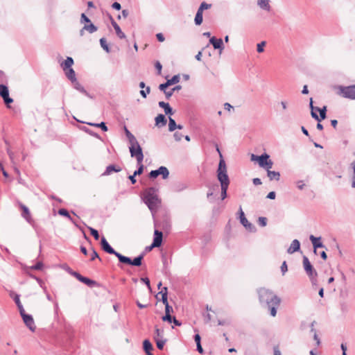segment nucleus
Instances as JSON below:
<instances>
[{
  "label": "nucleus",
  "mask_w": 355,
  "mask_h": 355,
  "mask_svg": "<svg viewBox=\"0 0 355 355\" xmlns=\"http://www.w3.org/2000/svg\"><path fill=\"white\" fill-rule=\"evenodd\" d=\"M69 274H70L71 275H72V276L75 277H76L78 281H80V280H81V278H83V276L82 275H80L79 272H76V271H71V272L70 271V272H69Z\"/></svg>",
  "instance_id": "58"
},
{
  "label": "nucleus",
  "mask_w": 355,
  "mask_h": 355,
  "mask_svg": "<svg viewBox=\"0 0 355 355\" xmlns=\"http://www.w3.org/2000/svg\"><path fill=\"white\" fill-rule=\"evenodd\" d=\"M170 85L168 84V83L165 82L159 85V89L160 91L163 92L164 93H165V92H166L167 87H168Z\"/></svg>",
  "instance_id": "57"
},
{
  "label": "nucleus",
  "mask_w": 355,
  "mask_h": 355,
  "mask_svg": "<svg viewBox=\"0 0 355 355\" xmlns=\"http://www.w3.org/2000/svg\"><path fill=\"white\" fill-rule=\"evenodd\" d=\"M154 339L156 342L157 347L160 350L163 349L164 346L167 341L166 339H159L157 338V337H154Z\"/></svg>",
  "instance_id": "33"
},
{
  "label": "nucleus",
  "mask_w": 355,
  "mask_h": 355,
  "mask_svg": "<svg viewBox=\"0 0 355 355\" xmlns=\"http://www.w3.org/2000/svg\"><path fill=\"white\" fill-rule=\"evenodd\" d=\"M96 259H98L100 261L101 260V259L98 256V252L95 250V249L92 248L90 261H94Z\"/></svg>",
  "instance_id": "55"
},
{
  "label": "nucleus",
  "mask_w": 355,
  "mask_h": 355,
  "mask_svg": "<svg viewBox=\"0 0 355 355\" xmlns=\"http://www.w3.org/2000/svg\"><path fill=\"white\" fill-rule=\"evenodd\" d=\"M267 218L263 216H260L258 218V223L261 227H265L267 225Z\"/></svg>",
  "instance_id": "48"
},
{
  "label": "nucleus",
  "mask_w": 355,
  "mask_h": 355,
  "mask_svg": "<svg viewBox=\"0 0 355 355\" xmlns=\"http://www.w3.org/2000/svg\"><path fill=\"white\" fill-rule=\"evenodd\" d=\"M73 84V87L75 89L78 90L80 93L85 94L87 96L90 97L89 93L85 89V88L80 84V83L76 80L75 82L71 83Z\"/></svg>",
  "instance_id": "21"
},
{
  "label": "nucleus",
  "mask_w": 355,
  "mask_h": 355,
  "mask_svg": "<svg viewBox=\"0 0 355 355\" xmlns=\"http://www.w3.org/2000/svg\"><path fill=\"white\" fill-rule=\"evenodd\" d=\"M121 171V168L119 166L114 165V164H110L107 166L105 170V171L103 173L102 175L107 176L110 175L112 172L118 173Z\"/></svg>",
  "instance_id": "17"
},
{
  "label": "nucleus",
  "mask_w": 355,
  "mask_h": 355,
  "mask_svg": "<svg viewBox=\"0 0 355 355\" xmlns=\"http://www.w3.org/2000/svg\"><path fill=\"white\" fill-rule=\"evenodd\" d=\"M350 166L353 170L352 187L355 189V160L351 163Z\"/></svg>",
  "instance_id": "44"
},
{
  "label": "nucleus",
  "mask_w": 355,
  "mask_h": 355,
  "mask_svg": "<svg viewBox=\"0 0 355 355\" xmlns=\"http://www.w3.org/2000/svg\"><path fill=\"white\" fill-rule=\"evenodd\" d=\"M159 106L164 109V112L166 115H173V110L172 107L170 106L168 103H165L164 101H159L158 103Z\"/></svg>",
  "instance_id": "19"
},
{
  "label": "nucleus",
  "mask_w": 355,
  "mask_h": 355,
  "mask_svg": "<svg viewBox=\"0 0 355 355\" xmlns=\"http://www.w3.org/2000/svg\"><path fill=\"white\" fill-rule=\"evenodd\" d=\"M288 270V266H287V263H286V261H283L282 266H281V271L282 272V275H284Z\"/></svg>",
  "instance_id": "60"
},
{
  "label": "nucleus",
  "mask_w": 355,
  "mask_h": 355,
  "mask_svg": "<svg viewBox=\"0 0 355 355\" xmlns=\"http://www.w3.org/2000/svg\"><path fill=\"white\" fill-rule=\"evenodd\" d=\"M257 5L264 10L270 11V10L269 0H258Z\"/></svg>",
  "instance_id": "26"
},
{
  "label": "nucleus",
  "mask_w": 355,
  "mask_h": 355,
  "mask_svg": "<svg viewBox=\"0 0 355 355\" xmlns=\"http://www.w3.org/2000/svg\"><path fill=\"white\" fill-rule=\"evenodd\" d=\"M164 336V329H160L159 328H155V335L154 337H157V338H163Z\"/></svg>",
  "instance_id": "51"
},
{
  "label": "nucleus",
  "mask_w": 355,
  "mask_h": 355,
  "mask_svg": "<svg viewBox=\"0 0 355 355\" xmlns=\"http://www.w3.org/2000/svg\"><path fill=\"white\" fill-rule=\"evenodd\" d=\"M303 266L306 275L313 283V282L316 280L318 273L309 261L308 257L306 256L303 257Z\"/></svg>",
  "instance_id": "6"
},
{
  "label": "nucleus",
  "mask_w": 355,
  "mask_h": 355,
  "mask_svg": "<svg viewBox=\"0 0 355 355\" xmlns=\"http://www.w3.org/2000/svg\"><path fill=\"white\" fill-rule=\"evenodd\" d=\"M83 130L85 132H87L89 135H92V136H93V137H94L96 138H98V139L101 138L98 133L94 132V131L91 130L90 129H89L87 127H83Z\"/></svg>",
  "instance_id": "46"
},
{
  "label": "nucleus",
  "mask_w": 355,
  "mask_h": 355,
  "mask_svg": "<svg viewBox=\"0 0 355 355\" xmlns=\"http://www.w3.org/2000/svg\"><path fill=\"white\" fill-rule=\"evenodd\" d=\"M209 43L212 44L214 49L219 50V53L221 54L223 50L225 48L223 41L221 38L218 39L216 37H211L209 39Z\"/></svg>",
  "instance_id": "13"
},
{
  "label": "nucleus",
  "mask_w": 355,
  "mask_h": 355,
  "mask_svg": "<svg viewBox=\"0 0 355 355\" xmlns=\"http://www.w3.org/2000/svg\"><path fill=\"white\" fill-rule=\"evenodd\" d=\"M10 297L13 298L16 305L21 304L20 299H19V295L14 293L13 292H11L10 294Z\"/></svg>",
  "instance_id": "45"
},
{
  "label": "nucleus",
  "mask_w": 355,
  "mask_h": 355,
  "mask_svg": "<svg viewBox=\"0 0 355 355\" xmlns=\"http://www.w3.org/2000/svg\"><path fill=\"white\" fill-rule=\"evenodd\" d=\"M64 73H65V76H67V78L72 83V82H75L76 80H77L76 78V73H75V71L71 68V69H67L66 70H64Z\"/></svg>",
  "instance_id": "22"
},
{
  "label": "nucleus",
  "mask_w": 355,
  "mask_h": 355,
  "mask_svg": "<svg viewBox=\"0 0 355 355\" xmlns=\"http://www.w3.org/2000/svg\"><path fill=\"white\" fill-rule=\"evenodd\" d=\"M159 175H162V179L166 180L169 176V171L166 166H161L157 169L151 171L148 174V177L151 179H155Z\"/></svg>",
  "instance_id": "7"
},
{
  "label": "nucleus",
  "mask_w": 355,
  "mask_h": 355,
  "mask_svg": "<svg viewBox=\"0 0 355 355\" xmlns=\"http://www.w3.org/2000/svg\"><path fill=\"white\" fill-rule=\"evenodd\" d=\"M8 94H9L8 87L3 84H1L0 85V96L4 97L5 96H6Z\"/></svg>",
  "instance_id": "37"
},
{
  "label": "nucleus",
  "mask_w": 355,
  "mask_h": 355,
  "mask_svg": "<svg viewBox=\"0 0 355 355\" xmlns=\"http://www.w3.org/2000/svg\"><path fill=\"white\" fill-rule=\"evenodd\" d=\"M144 255L145 252H142L139 256L135 257L133 259H131L130 257L122 254V256L119 257V262L126 265L140 266L142 264V260L144 257Z\"/></svg>",
  "instance_id": "5"
},
{
  "label": "nucleus",
  "mask_w": 355,
  "mask_h": 355,
  "mask_svg": "<svg viewBox=\"0 0 355 355\" xmlns=\"http://www.w3.org/2000/svg\"><path fill=\"white\" fill-rule=\"evenodd\" d=\"M5 104L9 107V104L13 102V99L10 97L9 94L2 97Z\"/></svg>",
  "instance_id": "54"
},
{
  "label": "nucleus",
  "mask_w": 355,
  "mask_h": 355,
  "mask_svg": "<svg viewBox=\"0 0 355 355\" xmlns=\"http://www.w3.org/2000/svg\"><path fill=\"white\" fill-rule=\"evenodd\" d=\"M100 44L101 46L103 48L104 51H105L107 53L110 52V48L107 42V40L105 37H102L100 39Z\"/></svg>",
  "instance_id": "31"
},
{
  "label": "nucleus",
  "mask_w": 355,
  "mask_h": 355,
  "mask_svg": "<svg viewBox=\"0 0 355 355\" xmlns=\"http://www.w3.org/2000/svg\"><path fill=\"white\" fill-rule=\"evenodd\" d=\"M141 281H142L147 286L149 290H151L150 280L148 277H142L141 278Z\"/></svg>",
  "instance_id": "62"
},
{
  "label": "nucleus",
  "mask_w": 355,
  "mask_h": 355,
  "mask_svg": "<svg viewBox=\"0 0 355 355\" xmlns=\"http://www.w3.org/2000/svg\"><path fill=\"white\" fill-rule=\"evenodd\" d=\"M165 305V313L171 314L173 311V307L169 305L168 300L166 302H162Z\"/></svg>",
  "instance_id": "50"
},
{
  "label": "nucleus",
  "mask_w": 355,
  "mask_h": 355,
  "mask_svg": "<svg viewBox=\"0 0 355 355\" xmlns=\"http://www.w3.org/2000/svg\"><path fill=\"white\" fill-rule=\"evenodd\" d=\"M239 214L240 223L249 232H255L257 231L255 226L248 220L241 207H240V209H239Z\"/></svg>",
  "instance_id": "10"
},
{
  "label": "nucleus",
  "mask_w": 355,
  "mask_h": 355,
  "mask_svg": "<svg viewBox=\"0 0 355 355\" xmlns=\"http://www.w3.org/2000/svg\"><path fill=\"white\" fill-rule=\"evenodd\" d=\"M216 150L220 155V160H219L218 166V168L216 171L217 179L220 184L221 200H224L227 196V189H228V187H229V185L230 183V180L229 176L227 175V166H226L225 162L224 159L223 158V155H222L218 147H217Z\"/></svg>",
  "instance_id": "2"
},
{
  "label": "nucleus",
  "mask_w": 355,
  "mask_h": 355,
  "mask_svg": "<svg viewBox=\"0 0 355 355\" xmlns=\"http://www.w3.org/2000/svg\"><path fill=\"white\" fill-rule=\"evenodd\" d=\"M317 111L319 112L320 115H318L315 112H311V115L313 119L316 120L318 122H320L322 120H324L327 117V107L323 106L322 108L315 107Z\"/></svg>",
  "instance_id": "11"
},
{
  "label": "nucleus",
  "mask_w": 355,
  "mask_h": 355,
  "mask_svg": "<svg viewBox=\"0 0 355 355\" xmlns=\"http://www.w3.org/2000/svg\"><path fill=\"white\" fill-rule=\"evenodd\" d=\"M175 140L177 141H180L183 137V135L181 132H175L173 135Z\"/></svg>",
  "instance_id": "61"
},
{
  "label": "nucleus",
  "mask_w": 355,
  "mask_h": 355,
  "mask_svg": "<svg viewBox=\"0 0 355 355\" xmlns=\"http://www.w3.org/2000/svg\"><path fill=\"white\" fill-rule=\"evenodd\" d=\"M296 184H297V187L300 189V190H302L304 187H305V184L303 182L302 180H299L296 182Z\"/></svg>",
  "instance_id": "63"
},
{
  "label": "nucleus",
  "mask_w": 355,
  "mask_h": 355,
  "mask_svg": "<svg viewBox=\"0 0 355 355\" xmlns=\"http://www.w3.org/2000/svg\"><path fill=\"white\" fill-rule=\"evenodd\" d=\"M97 30L98 27L93 23H90L89 25L83 26V27L80 31V35L83 36L85 31H87L89 33H94L97 31Z\"/></svg>",
  "instance_id": "16"
},
{
  "label": "nucleus",
  "mask_w": 355,
  "mask_h": 355,
  "mask_svg": "<svg viewBox=\"0 0 355 355\" xmlns=\"http://www.w3.org/2000/svg\"><path fill=\"white\" fill-rule=\"evenodd\" d=\"M180 76L174 75L171 79H168L166 82L171 86L180 82Z\"/></svg>",
  "instance_id": "39"
},
{
  "label": "nucleus",
  "mask_w": 355,
  "mask_h": 355,
  "mask_svg": "<svg viewBox=\"0 0 355 355\" xmlns=\"http://www.w3.org/2000/svg\"><path fill=\"white\" fill-rule=\"evenodd\" d=\"M266 42L265 41H262L261 42L257 44V51L258 53H262L264 51V46H266Z\"/></svg>",
  "instance_id": "47"
},
{
  "label": "nucleus",
  "mask_w": 355,
  "mask_h": 355,
  "mask_svg": "<svg viewBox=\"0 0 355 355\" xmlns=\"http://www.w3.org/2000/svg\"><path fill=\"white\" fill-rule=\"evenodd\" d=\"M267 176L269 178L270 181H279L281 175L279 172L268 170Z\"/></svg>",
  "instance_id": "23"
},
{
  "label": "nucleus",
  "mask_w": 355,
  "mask_h": 355,
  "mask_svg": "<svg viewBox=\"0 0 355 355\" xmlns=\"http://www.w3.org/2000/svg\"><path fill=\"white\" fill-rule=\"evenodd\" d=\"M203 21V12L200 10H197V12L195 16L194 22L197 26H200L202 24Z\"/></svg>",
  "instance_id": "28"
},
{
  "label": "nucleus",
  "mask_w": 355,
  "mask_h": 355,
  "mask_svg": "<svg viewBox=\"0 0 355 355\" xmlns=\"http://www.w3.org/2000/svg\"><path fill=\"white\" fill-rule=\"evenodd\" d=\"M42 268H43V263H42V262H40V261L37 262L36 264H35L31 267V268L32 270H42Z\"/></svg>",
  "instance_id": "56"
},
{
  "label": "nucleus",
  "mask_w": 355,
  "mask_h": 355,
  "mask_svg": "<svg viewBox=\"0 0 355 355\" xmlns=\"http://www.w3.org/2000/svg\"><path fill=\"white\" fill-rule=\"evenodd\" d=\"M268 158H270V155L268 154H267L266 153H264L263 154H261V155H259V161H258V164L259 165L260 167H263V165L265 164V162H266V160L268 159Z\"/></svg>",
  "instance_id": "29"
},
{
  "label": "nucleus",
  "mask_w": 355,
  "mask_h": 355,
  "mask_svg": "<svg viewBox=\"0 0 355 355\" xmlns=\"http://www.w3.org/2000/svg\"><path fill=\"white\" fill-rule=\"evenodd\" d=\"M21 207L22 209V213H21L22 217L24 218L28 222L30 223L31 218V214H30L28 208L24 205H21Z\"/></svg>",
  "instance_id": "27"
},
{
  "label": "nucleus",
  "mask_w": 355,
  "mask_h": 355,
  "mask_svg": "<svg viewBox=\"0 0 355 355\" xmlns=\"http://www.w3.org/2000/svg\"><path fill=\"white\" fill-rule=\"evenodd\" d=\"M21 318H22L23 321H24V324H26V326L31 331H33V332L35 331V330L36 329V326L35 324V322H34L33 316L30 314L25 313L21 315Z\"/></svg>",
  "instance_id": "12"
},
{
  "label": "nucleus",
  "mask_w": 355,
  "mask_h": 355,
  "mask_svg": "<svg viewBox=\"0 0 355 355\" xmlns=\"http://www.w3.org/2000/svg\"><path fill=\"white\" fill-rule=\"evenodd\" d=\"M300 250V243L297 239H294L287 250L288 254H293Z\"/></svg>",
  "instance_id": "18"
},
{
  "label": "nucleus",
  "mask_w": 355,
  "mask_h": 355,
  "mask_svg": "<svg viewBox=\"0 0 355 355\" xmlns=\"http://www.w3.org/2000/svg\"><path fill=\"white\" fill-rule=\"evenodd\" d=\"M137 162L138 165V168L136 171H135L133 173L135 174V175H139L143 173L144 166L142 164V162H139L138 161H137Z\"/></svg>",
  "instance_id": "40"
},
{
  "label": "nucleus",
  "mask_w": 355,
  "mask_h": 355,
  "mask_svg": "<svg viewBox=\"0 0 355 355\" xmlns=\"http://www.w3.org/2000/svg\"><path fill=\"white\" fill-rule=\"evenodd\" d=\"M58 214L64 217L68 218L71 221H73V218L70 216L69 211L64 208L60 209L58 210Z\"/></svg>",
  "instance_id": "38"
},
{
  "label": "nucleus",
  "mask_w": 355,
  "mask_h": 355,
  "mask_svg": "<svg viewBox=\"0 0 355 355\" xmlns=\"http://www.w3.org/2000/svg\"><path fill=\"white\" fill-rule=\"evenodd\" d=\"M157 191L155 187H149L144 191L143 195V200L152 214L157 211L161 204V200L157 194Z\"/></svg>",
  "instance_id": "3"
},
{
  "label": "nucleus",
  "mask_w": 355,
  "mask_h": 355,
  "mask_svg": "<svg viewBox=\"0 0 355 355\" xmlns=\"http://www.w3.org/2000/svg\"><path fill=\"white\" fill-rule=\"evenodd\" d=\"M173 318L171 314L165 313V315L162 317V320L164 322L172 323Z\"/></svg>",
  "instance_id": "52"
},
{
  "label": "nucleus",
  "mask_w": 355,
  "mask_h": 355,
  "mask_svg": "<svg viewBox=\"0 0 355 355\" xmlns=\"http://www.w3.org/2000/svg\"><path fill=\"white\" fill-rule=\"evenodd\" d=\"M211 7V4L207 3L206 2H202L198 9V10H200V12H203L205 10H207Z\"/></svg>",
  "instance_id": "41"
},
{
  "label": "nucleus",
  "mask_w": 355,
  "mask_h": 355,
  "mask_svg": "<svg viewBox=\"0 0 355 355\" xmlns=\"http://www.w3.org/2000/svg\"><path fill=\"white\" fill-rule=\"evenodd\" d=\"M80 22L84 24V26L89 25L92 23L90 19L85 13L81 14Z\"/></svg>",
  "instance_id": "36"
},
{
  "label": "nucleus",
  "mask_w": 355,
  "mask_h": 355,
  "mask_svg": "<svg viewBox=\"0 0 355 355\" xmlns=\"http://www.w3.org/2000/svg\"><path fill=\"white\" fill-rule=\"evenodd\" d=\"M339 89L340 94L344 98L355 100V85L349 86H340Z\"/></svg>",
  "instance_id": "8"
},
{
  "label": "nucleus",
  "mask_w": 355,
  "mask_h": 355,
  "mask_svg": "<svg viewBox=\"0 0 355 355\" xmlns=\"http://www.w3.org/2000/svg\"><path fill=\"white\" fill-rule=\"evenodd\" d=\"M87 227L90 232V234L93 236L94 239L98 240L99 239V233H98V230H96V229L92 228L91 227Z\"/></svg>",
  "instance_id": "42"
},
{
  "label": "nucleus",
  "mask_w": 355,
  "mask_h": 355,
  "mask_svg": "<svg viewBox=\"0 0 355 355\" xmlns=\"http://www.w3.org/2000/svg\"><path fill=\"white\" fill-rule=\"evenodd\" d=\"M88 125L94 127L100 128L103 132H107L108 128L105 122L97 123H87Z\"/></svg>",
  "instance_id": "30"
},
{
  "label": "nucleus",
  "mask_w": 355,
  "mask_h": 355,
  "mask_svg": "<svg viewBox=\"0 0 355 355\" xmlns=\"http://www.w3.org/2000/svg\"><path fill=\"white\" fill-rule=\"evenodd\" d=\"M73 64V60L71 57H67L64 62L62 63L61 66L63 70L67 69H71V66Z\"/></svg>",
  "instance_id": "24"
},
{
  "label": "nucleus",
  "mask_w": 355,
  "mask_h": 355,
  "mask_svg": "<svg viewBox=\"0 0 355 355\" xmlns=\"http://www.w3.org/2000/svg\"><path fill=\"white\" fill-rule=\"evenodd\" d=\"M155 69H157V74L158 75H160L161 73H162V66L161 64V63L159 62V61H157L155 64Z\"/></svg>",
  "instance_id": "59"
},
{
  "label": "nucleus",
  "mask_w": 355,
  "mask_h": 355,
  "mask_svg": "<svg viewBox=\"0 0 355 355\" xmlns=\"http://www.w3.org/2000/svg\"><path fill=\"white\" fill-rule=\"evenodd\" d=\"M143 349L145 352L152 351L153 346L148 339H146L143 342Z\"/></svg>",
  "instance_id": "32"
},
{
  "label": "nucleus",
  "mask_w": 355,
  "mask_h": 355,
  "mask_svg": "<svg viewBox=\"0 0 355 355\" xmlns=\"http://www.w3.org/2000/svg\"><path fill=\"white\" fill-rule=\"evenodd\" d=\"M309 239L313 244L314 254H317L318 248H325L324 244L321 242V237H315L313 235H311Z\"/></svg>",
  "instance_id": "14"
},
{
  "label": "nucleus",
  "mask_w": 355,
  "mask_h": 355,
  "mask_svg": "<svg viewBox=\"0 0 355 355\" xmlns=\"http://www.w3.org/2000/svg\"><path fill=\"white\" fill-rule=\"evenodd\" d=\"M163 239V233L161 231L155 230L154 232V237H153V246H156L157 248L160 247L162 243Z\"/></svg>",
  "instance_id": "15"
},
{
  "label": "nucleus",
  "mask_w": 355,
  "mask_h": 355,
  "mask_svg": "<svg viewBox=\"0 0 355 355\" xmlns=\"http://www.w3.org/2000/svg\"><path fill=\"white\" fill-rule=\"evenodd\" d=\"M80 282L86 284L87 286L91 288L98 285V283L96 281L84 276L83 277V278H81Z\"/></svg>",
  "instance_id": "25"
},
{
  "label": "nucleus",
  "mask_w": 355,
  "mask_h": 355,
  "mask_svg": "<svg viewBox=\"0 0 355 355\" xmlns=\"http://www.w3.org/2000/svg\"><path fill=\"white\" fill-rule=\"evenodd\" d=\"M150 87L148 86L146 87L145 90L141 89L139 93L143 98H146L147 96V94H150Z\"/></svg>",
  "instance_id": "53"
},
{
  "label": "nucleus",
  "mask_w": 355,
  "mask_h": 355,
  "mask_svg": "<svg viewBox=\"0 0 355 355\" xmlns=\"http://www.w3.org/2000/svg\"><path fill=\"white\" fill-rule=\"evenodd\" d=\"M257 293L261 305L270 311L271 316H276L277 309L280 305L281 299L272 291L265 288H259Z\"/></svg>",
  "instance_id": "1"
},
{
  "label": "nucleus",
  "mask_w": 355,
  "mask_h": 355,
  "mask_svg": "<svg viewBox=\"0 0 355 355\" xmlns=\"http://www.w3.org/2000/svg\"><path fill=\"white\" fill-rule=\"evenodd\" d=\"M272 166H273V162L270 158H268V159L266 160V162H265V164L263 165V166L262 168H264L266 171V172H268V170H270V168L272 167Z\"/></svg>",
  "instance_id": "43"
},
{
  "label": "nucleus",
  "mask_w": 355,
  "mask_h": 355,
  "mask_svg": "<svg viewBox=\"0 0 355 355\" xmlns=\"http://www.w3.org/2000/svg\"><path fill=\"white\" fill-rule=\"evenodd\" d=\"M155 125L158 127L166 125L167 120L166 116L162 114H159L155 119Z\"/></svg>",
  "instance_id": "20"
},
{
  "label": "nucleus",
  "mask_w": 355,
  "mask_h": 355,
  "mask_svg": "<svg viewBox=\"0 0 355 355\" xmlns=\"http://www.w3.org/2000/svg\"><path fill=\"white\" fill-rule=\"evenodd\" d=\"M115 32H116V35L120 38V39H124L125 38V35L124 34L123 32H122L120 26L119 27H117L114 29Z\"/></svg>",
  "instance_id": "49"
},
{
  "label": "nucleus",
  "mask_w": 355,
  "mask_h": 355,
  "mask_svg": "<svg viewBox=\"0 0 355 355\" xmlns=\"http://www.w3.org/2000/svg\"><path fill=\"white\" fill-rule=\"evenodd\" d=\"M112 8L114 10H119L121 8V6L119 2L116 1L112 4Z\"/></svg>",
  "instance_id": "64"
},
{
  "label": "nucleus",
  "mask_w": 355,
  "mask_h": 355,
  "mask_svg": "<svg viewBox=\"0 0 355 355\" xmlns=\"http://www.w3.org/2000/svg\"><path fill=\"white\" fill-rule=\"evenodd\" d=\"M177 128V124L175 121L171 118V116L168 117V130L170 132L174 131Z\"/></svg>",
  "instance_id": "35"
},
{
  "label": "nucleus",
  "mask_w": 355,
  "mask_h": 355,
  "mask_svg": "<svg viewBox=\"0 0 355 355\" xmlns=\"http://www.w3.org/2000/svg\"><path fill=\"white\" fill-rule=\"evenodd\" d=\"M162 295V302H166L168 300V288L167 287H163L161 291L158 293Z\"/></svg>",
  "instance_id": "34"
},
{
  "label": "nucleus",
  "mask_w": 355,
  "mask_h": 355,
  "mask_svg": "<svg viewBox=\"0 0 355 355\" xmlns=\"http://www.w3.org/2000/svg\"><path fill=\"white\" fill-rule=\"evenodd\" d=\"M101 246L103 251L105 252L115 255L119 260V257L122 256L121 254L116 252L107 242V239L103 236L101 239Z\"/></svg>",
  "instance_id": "9"
},
{
  "label": "nucleus",
  "mask_w": 355,
  "mask_h": 355,
  "mask_svg": "<svg viewBox=\"0 0 355 355\" xmlns=\"http://www.w3.org/2000/svg\"><path fill=\"white\" fill-rule=\"evenodd\" d=\"M124 132L130 143L129 150L132 157H135L139 162H143L144 153L142 148L138 143L135 137L129 131L127 127L124 126Z\"/></svg>",
  "instance_id": "4"
}]
</instances>
